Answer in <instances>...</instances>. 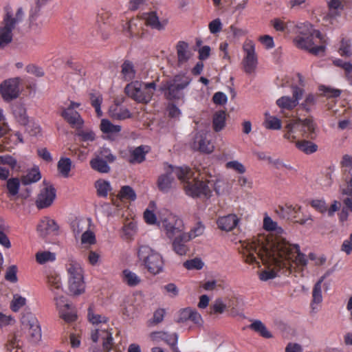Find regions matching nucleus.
I'll use <instances>...</instances> for the list:
<instances>
[{"mask_svg":"<svg viewBox=\"0 0 352 352\" xmlns=\"http://www.w3.org/2000/svg\"><path fill=\"white\" fill-rule=\"evenodd\" d=\"M136 71L133 64L129 60H125L121 66V76L126 81H130L135 78Z\"/></svg>","mask_w":352,"mask_h":352,"instance_id":"7c9ffc66","label":"nucleus"},{"mask_svg":"<svg viewBox=\"0 0 352 352\" xmlns=\"http://www.w3.org/2000/svg\"><path fill=\"white\" fill-rule=\"evenodd\" d=\"M239 220L236 214H230L219 218L217 225L222 230L230 231L236 226Z\"/></svg>","mask_w":352,"mask_h":352,"instance_id":"393cba45","label":"nucleus"},{"mask_svg":"<svg viewBox=\"0 0 352 352\" xmlns=\"http://www.w3.org/2000/svg\"><path fill=\"white\" fill-rule=\"evenodd\" d=\"M340 56L350 57L352 55L351 45L349 40L343 38L338 50Z\"/></svg>","mask_w":352,"mask_h":352,"instance_id":"6e6d98bb","label":"nucleus"},{"mask_svg":"<svg viewBox=\"0 0 352 352\" xmlns=\"http://www.w3.org/2000/svg\"><path fill=\"white\" fill-rule=\"evenodd\" d=\"M281 120L275 116H267L265 113V128L272 130H279L281 129Z\"/></svg>","mask_w":352,"mask_h":352,"instance_id":"603ef678","label":"nucleus"},{"mask_svg":"<svg viewBox=\"0 0 352 352\" xmlns=\"http://www.w3.org/2000/svg\"><path fill=\"white\" fill-rule=\"evenodd\" d=\"M178 63H186L192 57V54L189 49L188 44L184 41H179L176 46Z\"/></svg>","mask_w":352,"mask_h":352,"instance_id":"a878e982","label":"nucleus"},{"mask_svg":"<svg viewBox=\"0 0 352 352\" xmlns=\"http://www.w3.org/2000/svg\"><path fill=\"white\" fill-rule=\"evenodd\" d=\"M333 64L343 69L346 80L350 85H352V60L346 62L341 59H336L333 61Z\"/></svg>","mask_w":352,"mask_h":352,"instance_id":"c9c22d12","label":"nucleus"},{"mask_svg":"<svg viewBox=\"0 0 352 352\" xmlns=\"http://www.w3.org/2000/svg\"><path fill=\"white\" fill-rule=\"evenodd\" d=\"M190 176L186 178L182 184L184 189L188 196L192 197L209 198L212 195L210 187L208 185V181L198 179L195 173L190 168Z\"/></svg>","mask_w":352,"mask_h":352,"instance_id":"9b49d317","label":"nucleus"},{"mask_svg":"<svg viewBox=\"0 0 352 352\" xmlns=\"http://www.w3.org/2000/svg\"><path fill=\"white\" fill-rule=\"evenodd\" d=\"M61 116L73 128L78 130L82 128L84 121L77 111L72 109H64Z\"/></svg>","mask_w":352,"mask_h":352,"instance_id":"4be33fe9","label":"nucleus"},{"mask_svg":"<svg viewBox=\"0 0 352 352\" xmlns=\"http://www.w3.org/2000/svg\"><path fill=\"white\" fill-rule=\"evenodd\" d=\"M13 114L19 123L22 125H27L28 117L25 107L21 104L15 105L13 108Z\"/></svg>","mask_w":352,"mask_h":352,"instance_id":"4c0bfd02","label":"nucleus"},{"mask_svg":"<svg viewBox=\"0 0 352 352\" xmlns=\"http://www.w3.org/2000/svg\"><path fill=\"white\" fill-rule=\"evenodd\" d=\"M263 236H258L252 241H239L238 250L243 254L245 261L257 267H261V261H263V250L264 249Z\"/></svg>","mask_w":352,"mask_h":352,"instance_id":"423d86ee","label":"nucleus"},{"mask_svg":"<svg viewBox=\"0 0 352 352\" xmlns=\"http://www.w3.org/2000/svg\"><path fill=\"white\" fill-rule=\"evenodd\" d=\"M19 78H14L6 80L0 85V93L5 100H10L19 96Z\"/></svg>","mask_w":352,"mask_h":352,"instance_id":"dca6fc26","label":"nucleus"},{"mask_svg":"<svg viewBox=\"0 0 352 352\" xmlns=\"http://www.w3.org/2000/svg\"><path fill=\"white\" fill-rule=\"evenodd\" d=\"M55 197V189L50 185L45 184L37 196L36 205L39 209L47 208L52 205Z\"/></svg>","mask_w":352,"mask_h":352,"instance_id":"a211bd4d","label":"nucleus"},{"mask_svg":"<svg viewBox=\"0 0 352 352\" xmlns=\"http://www.w3.org/2000/svg\"><path fill=\"white\" fill-rule=\"evenodd\" d=\"M109 162L95 155V157L91 160L90 166L92 169L99 172L100 173H107L110 171V166H109Z\"/></svg>","mask_w":352,"mask_h":352,"instance_id":"2f4dec72","label":"nucleus"},{"mask_svg":"<svg viewBox=\"0 0 352 352\" xmlns=\"http://www.w3.org/2000/svg\"><path fill=\"white\" fill-rule=\"evenodd\" d=\"M155 89L156 84L155 82H142L135 81L128 84L125 87L127 96L134 100L142 103L150 102Z\"/></svg>","mask_w":352,"mask_h":352,"instance_id":"9d476101","label":"nucleus"},{"mask_svg":"<svg viewBox=\"0 0 352 352\" xmlns=\"http://www.w3.org/2000/svg\"><path fill=\"white\" fill-rule=\"evenodd\" d=\"M88 318L93 324L107 326L105 324L107 322L106 317L95 314L91 307L88 311Z\"/></svg>","mask_w":352,"mask_h":352,"instance_id":"864d4df0","label":"nucleus"},{"mask_svg":"<svg viewBox=\"0 0 352 352\" xmlns=\"http://www.w3.org/2000/svg\"><path fill=\"white\" fill-rule=\"evenodd\" d=\"M80 242L85 248H88L96 243V236L94 233L88 229L85 230L80 236Z\"/></svg>","mask_w":352,"mask_h":352,"instance_id":"de8ad7c7","label":"nucleus"},{"mask_svg":"<svg viewBox=\"0 0 352 352\" xmlns=\"http://www.w3.org/2000/svg\"><path fill=\"white\" fill-rule=\"evenodd\" d=\"M58 226L56 222L48 217L42 219L38 226L37 231L41 237H45L47 235L57 231Z\"/></svg>","mask_w":352,"mask_h":352,"instance_id":"5701e85b","label":"nucleus"},{"mask_svg":"<svg viewBox=\"0 0 352 352\" xmlns=\"http://www.w3.org/2000/svg\"><path fill=\"white\" fill-rule=\"evenodd\" d=\"M265 280L301 273L307 265L305 254L297 244L283 236V229L265 214Z\"/></svg>","mask_w":352,"mask_h":352,"instance_id":"f257e3e1","label":"nucleus"},{"mask_svg":"<svg viewBox=\"0 0 352 352\" xmlns=\"http://www.w3.org/2000/svg\"><path fill=\"white\" fill-rule=\"evenodd\" d=\"M156 210L155 203L151 201L147 208L144 212V219L147 224L149 225H157L159 222V216L155 213Z\"/></svg>","mask_w":352,"mask_h":352,"instance_id":"c85d7f7f","label":"nucleus"},{"mask_svg":"<svg viewBox=\"0 0 352 352\" xmlns=\"http://www.w3.org/2000/svg\"><path fill=\"white\" fill-rule=\"evenodd\" d=\"M207 133L204 131L197 133L192 143V148L195 150L203 153H210L213 151L214 146L207 138Z\"/></svg>","mask_w":352,"mask_h":352,"instance_id":"aec40b11","label":"nucleus"},{"mask_svg":"<svg viewBox=\"0 0 352 352\" xmlns=\"http://www.w3.org/2000/svg\"><path fill=\"white\" fill-rule=\"evenodd\" d=\"M118 196L120 200L134 201L136 199L135 191L129 186H122Z\"/></svg>","mask_w":352,"mask_h":352,"instance_id":"09e8293b","label":"nucleus"},{"mask_svg":"<svg viewBox=\"0 0 352 352\" xmlns=\"http://www.w3.org/2000/svg\"><path fill=\"white\" fill-rule=\"evenodd\" d=\"M296 46L301 50L308 51L313 55L324 54L327 41L323 34L318 30H307L300 32L294 38Z\"/></svg>","mask_w":352,"mask_h":352,"instance_id":"f03ea898","label":"nucleus"},{"mask_svg":"<svg viewBox=\"0 0 352 352\" xmlns=\"http://www.w3.org/2000/svg\"><path fill=\"white\" fill-rule=\"evenodd\" d=\"M174 175L182 184L186 178L191 175L190 168L187 166H168L166 168L165 173L162 174L157 179V187L162 192H168L174 186Z\"/></svg>","mask_w":352,"mask_h":352,"instance_id":"6e6552de","label":"nucleus"},{"mask_svg":"<svg viewBox=\"0 0 352 352\" xmlns=\"http://www.w3.org/2000/svg\"><path fill=\"white\" fill-rule=\"evenodd\" d=\"M324 280V277H321L319 280L314 285L312 291V309H314V304H319L322 300V283Z\"/></svg>","mask_w":352,"mask_h":352,"instance_id":"79ce46f5","label":"nucleus"},{"mask_svg":"<svg viewBox=\"0 0 352 352\" xmlns=\"http://www.w3.org/2000/svg\"><path fill=\"white\" fill-rule=\"evenodd\" d=\"M296 146L306 154H311L318 149V146L308 140L295 141Z\"/></svg>","mask_w":352,"mask_h":352,"instance_id":"37998d69","label":"nucleus"},{"mask_svg":"<svg viewBox=\"0 0 352 352\" xmlns=\"http://www.w3.org/2000/svg\"><path fill=\"white\" fill-rule=\"evenodd\" d=\"M243 51L244 54L242 60L243 69L246 74H254L258 65L254 43L250 40L245 41L243 45Z\"/></svg>","mask_w":352,"mask_h":352,"instance_id":"ddd939ff","label":"nucleus"},{"mask_svg":"<svg viewBox=\"0 0 352 352\" xmlns=\"http://www.w3.org/2000/svg\"><path fill=\"white\" fill-rule=\"evenodd\" d=\"M17 19H12L8 12L5 16L0 25V48H3L12 40V30L16 24Z\"/></svg>","mask_w":352,"mask_h":352,"instance_id":"4468645a","label":"nucleus"},{"mask_svg":"<svg viewBox=\"0 0 352 352\" xmlns=\"http://www.w3.org/2000/svg\"><path fill=\"white\" fill-rule=\"evenodd\" d=\"M191 82V78L186 75H177L172 79L164 82L160 90L168 100H179L184 98L182 90L187 87Z\"/></svg>","mask_w":352,"mask_h":352,"instance_id":"1a4fd4ad","label":"nucleus"},{"mask_svg":"<svg viewBox=\"0 0 352 352\" xmlns=\"http://www.w3.org/2000/svg\"><path fill=\"white\" fill-rule=\"evenodd\" d=\"M301 207L298 205L285 204L284 206H278L275 210L276 213L283 219H287L292 221H295L301 225L306 223L307 219H302L300 220H296V214L300 211Z\"/></svg>","mask_w":352,"mask_h":352,"instance_id":"6ab92c4d","label":"nucleus"},{"mask_svg":"<svg viewBox=\"0 0 352 352\" xmlns=\"http://www.w3.org/2000/svg\"><path fill=\"white\" fill-rule=\"evenodd\" d=\"M317 97L313 94H309L306 96L305 100L301 103L300 107L306 111H309L315 106Z\"/></svg>","mask_w":352,"mask_h":352,"instance_id":"bf43d9fd","label":"nucleus"},{"mask_svg":"<svg viewBox=\"0 0 352 352\" xmlns=\"http://www.w3.org/2000/svg\"><path fill=\"white\" fill-rule=\"evenodd\" d=\"M173 240V248L174 251L179 255H185L188 251V248L184 243L188 241V239L182 238L180 236L175 237Z\"/></svg>","mask_w":352,"mask_h":352,"instance_id":"ea45409f","label":"nucleus"},{"mask_svg":"<svg viewBox=\"0 0 352 352\" xmlns=\"http://www.w3.org/2000/svg\"><path fill=\"white\" fill-rule=\"evenodd\" d=\"M122 278L123 282L129 287H136L141 281V278L135 272L126 269L122 271Z\"/></svg>","mask_w":352,"mask_h":352,"instance_id":"c756f323","label":"nucleus"},{"mask_svg":"<svg viewBox=\"0 0 352 352\" xmlns=\"http://www.w3.org/2000/svg\"><path fill=\"white\" fill-rule=\"evenodd\" d=\"M96 188L98 195L101 197H106L111 190L110 183L102 179H99L96 182Z\"/></svg>","mask_w":352,"mask_h":352,"instance_id":"3c124183","label":"nucleus"},{"mask_svg":"<svg viewBox=\"0 0 352 352\" xmlns=\"http://www.w3.org/2000/svg\"><path fill=\"white\" fill-rule=\"evenodd\" d=\"M91 338L94 342L102 341L104 352H109L113 346L112 333L107 330V325L104 327L100 326L93 329L91 333Z\"/></svg>","mask_w":352,"mask_h":352,"instance_id":"2eb2a0df","label":"nucleus"},{"mask_svg":"<svg viewBox=\"0 0 352 352\" xmlns=\"http://www.w3.org/2000/svg\"><path fill=\"white\" fill-rule=\"evenodd\" d=\"M21 346L22 342L19 339V333H14L8 340L7 352H23Z\"/></svg>","mask_w":352,"mask_h":352,"instance_id":"e433bc0d","label":"nucleus"},{"mask_svg":"<svg viewBox=\"0 0 352 352\" xmlns=\"http://www.w3.org/2000/svg\"><path fill=\"white\" fill-rule=\"evenodd\" d=\"M89 226V220L85 219H75L72 223V228L75 238L76 239L85 230L88 229Z\"/></svg>","mask_w":352,"mask_h":352,"instance_id":"f704fd0d","label":"nucleus"},{"mask_svg":"<svg viewBox=\"0 0 352 352\" xmlns=\"http://www.w3.org/2000/svg\"><path fill=\"white\" fill-rule=\"evenodd\" d=\"M58 298L59 300L57 302L56 295H54V300L58 309L60 316L67 322L75 320L76 315L63 293L58 294Z\"/></svg>","mask_w":352,"mask_h":352,"instance_id":"f3484780","label":"nucleus"},{"mask_svg":"<svg viewBox=\"0 0 352 352\" xmlns=\"http://www.w3.org/2000/svg\"><path fill=\"white\" fill-rule=\"evenodd\" d=\"M109 114L111 118L116 120H124L131 117V113L127 109L118 104L110 107Z\"/></svg>","mask_w":352,"mask_h":352,"instance_id":"cd10ccee","label":"nucleus"},{"mask_svg":"<svg viewBox=\"0 0 352 352\" xmlns=\"http://www.w3.org/2000/svg\"><path fill=\"white\" fill-rule=\"evenodd\" d=\"M47 283L53 294L56 295V300L58 301V300H59L58 294L63 292L60 274L55 272H50L47 276Z\"/></svg>","mask_w":352,"mask_h":352,"instance_id":"412c9836","label":"nucleus"},{"mask_svg":"<svg viewBox=\"0 0 352 352\" xmlns=\"http://www.w3.org/2000/svg\"><path fill=\"white\" fill-rule=\"evenodd\" d=\"M67 280L83 279V270L81 265L75 260L71 259L66 264Z\"/></svg>","mask_w":352,"mask_h":352,"instance_id":"b1692460","label":"nucleus"},{"mask_svg":"<svg viewBox=\"0 0 352 352\" xmlns=\"http://www.w3.org/2000/svg\"><path fill=\"white\" fill-rule=\"evenodd\" d=\"M226 113L224 111H219L213 116V128L217 132L221 131L226 124Z\"/></svg>","mask_w":352,"mask_h":352,"instance_id":"a19ab883","label":"nucleus"},{"mask_svg":"<svg viewBox=\"0 0 352 352\" xmlns=\"http://www.w3.org/2000/svg\"><path fill=\"white\" fill-rule=\"evenodd\" d=\"M95 155L100 159L107 161L109 163L114 162L116 157L111 153L107 148H102L99 151L95 153Z\"/></svg>","mask_w":352,"mask_h":352,"instance_id":"052dcab7","label":"nucleus"},{"mask_svg":"<svg viewBox=\"0 0 352 352\" xmlns=\"http://www.w3.org/2000/svg\"><path fill=\"white\" fill-rule=\"evenodd\" d=\"M208 185L210 187V190L212 188L214 190L217 194L220 195L224 192L225 190V182L221 179L210 180L208 181Z\"/></svg>","mask_w":352,"mask_h":352,"instance_id":"e2e57ef3","label":"nucleus"},{"mask_svg":"<svg viewBox=\"0 0 352 352\" xmlns=\"http://www.w3.org/2000/svg\"><path fill=\"white\" fill-rule=\"evenodd\" d=\"M310 205L320 213H324L327 211V206L323 199H313L311 201Z\"/></svg>","mask_w":352,"mask_h":352,"instance_id":"338daca9","label":"nucleus"},{"mask_svg":"<svg viewBox=\"0 0 352 352\" xmlns=\"http://www.w3.org/2000/svg\"><path fill=\"white\" fill-rule=\"evenodd\" d=\"M250 322L251 324L243 327V329H250L264 337V324L259 320H251Z\"/></svg>","mask_w":352,"mask_h":352,"instance_id":"4d7b16f0","label":"nucleus"},{"mask_svg":"<svg viewBox=\"0 0 352 352\" xmlns=\"http://www.w3.org/2000/svg\"><path fill=\"white\" fill-rule=\"evenodd\" d=\"M276 104L281 109L283 113L285 111H292L297 105L296 100L289 96H282L276 100Z\"/></svg>","mask_w":352,"mask_h":352,"instance_id":"72a5a7b5","label":"nucleus"},{"mask_svg":"<svg viewBox=\"0 0 352 352\" xmlns=\"http://www.w3.org/2000/svg\"><path fill=\"white\" fill-rule=\"evenodd\" d=\"M20 182L17 178H12L7 182V188L9 193L12 196L17 195L19 192Z\"/></svg>","mask_w":352,"mask_h":352,"instance_id":"680f3d73","label":"nucleus"},{"mask_svg":"<svg viewBox=\"0 0 352 352\" xmlns=\"http://www.w3.org/2000/svg\"><path fill=\"white\" fill-rule=\"evenodd\" d=\"M36 260L39 264L53 262L56 260V254L49 251L38 252L36 254Z\"/></svg>","mask_w":352,"mask_h":352,"instance_id":"8fccbe9b","label":"nucleus"},{"mask_svg":"<svg viewBox=\"0 0 352 352\" xmlns=\"http://www.w3.org/2000/svg\"><path fill=\"white\" fill-rule=\"evenodd\" d=\"M146 147L140 146L135 148L132 151L131 155L129 159L131 163H140L144 161L145 158V154L148 150L145 151Z\"/></svg>","mask_w":352,"mask_h":352,"instance_id":"a18cd8bd","label":"nucleus"},{"mask_svg":"<svg viewBox=\"0 0 352 352\" xmlns=\"http://www.w3.org/2000/svg\"><path fill=\"white\" fill-rule=\"evenodd\" d=\"M184 265L188 270H201L204 266V263L201 259L196 258L186 261Z\"/></svg>","mask_w":352,"mask_h":352,"instance_id":"69168bd1","label":"nucleus"},{"mask_svg":"<svg viewBox=\"0 0 352 352\" xmlns=\"http://www.w3.org/2000/svg\"><path fill=\"white\" fill-rule=\"evenodd\" d=\"M100 129L104 133L113 135L118 133L121 131V126L113 124L107 119H102L100 123Z\"/></svg>","mask_w":352,"mask_h":352,"instance_id":"c03bdc74","label":"nucleus"},{"mask_svg":"<svg viewBox=\"0 0 352 352\" xmlns=\"http://www.w3.org/2000/svg\"><path fill=\"white\" fill-rule=\"evenodd\" d=\"M26 303V299L19 294H15L11 302L10 307L13 311H18Z\"/></svg>","mask_w":352,"mask_h":352,"instance_id":"13d9d810","label":"nucleus"},{"mask_svg":"<svg viewBox=\"0 0 352 352\" xmlns=\"http://www.w3.org/2000/svg\"><path fill=\"white\" fill-rule=\"evenodd\" d=\"M298 132L307 138H314L315 124L313 120L309 118L291 120L285 126L284 138L289 142H294L298 138Z\"/></svg>","mask_w":352,"mask_h":352,"instance_id":"0eeeda50","label":"nucleus"},{"mask_svg":"<svg viewBox=\"0 0 352 352\" xmlns=\"http://www.w3.org/2000/svg\"><path fill=\"white\" fill-rule=\"evenodd\" d=\"M41 177V176L39 170L37 168H34L22 177L21 183L23 185H28L38 182Z\"/></svg>","mask_w":352,"mask_h":352,"instance_id":"49530a36","label":"nucleus"},{"mask_svg":"<svg viewBox=\"0 0 352 352\" xmlns=\"http://www.w3.org/2000/svg\"><path fill=\"white\" fill-rule=\"evenodd\" d=\"M90 100L91 105L96 109L97 115L101 116L102 114L100 109V105L102 102V96L99 93H91L90 94Z\"/></svg>","mask_w":352,"mask_h":352,"instance_id":"5fc2aeb1","label":"nucleus"},{"mask_svg":"<svg viewBox=\"0 0 352 352\" xmlns=\"http://www.w3.org/2000/svg\"><path fill=\"white\" fill-rule=\"evenodd\" d=\"M166 311L164 309H157L153 314V318L149 321L151 324L156 325L162 322L164 320Z\"/></svg>","mask_w":352,"mask_h":352,"instance_id":"774afa93","label":"nucleus"},{"mask_svg":"<svg viewBox=\"0 0 352 352\" xmlns=\"http://www.w3.org/2000/svg\"><path fill=\"white\" fill-rule=\"evenodd\" d=\"M158 227L170 240L177 236L186 238L183 220L166 210H163L159 212Z\"/></svg>","mask_w":352,"mask_h":352,"instance_id":"20e7f679","label":"nucleus"},{"mask_svg":"<svg viewBox=\"0 0 352 352\" xmlns=\"http://www.w3.org/2000/svg\"><path fill=\"white\" fill-rule=\"evenodd\" d=\"M204 226L201 223H197L187 234L188 240L201 235L204 232Z\"/></svg>","mask_w":352,"mask_h":352,"instance_id":"0e129e2a","label":"nucleus"},{"mask_svg":"<svg viewBox=\"0 0 352 352\" xmlns=\"http://www.w3.org/2000/svg\"><path fill=\"white\" fill-rule=\"evenodd\" d=\"M21 322L28 339L32 342H38L41 338V329L36 316L30 312L25 313Z\"/></svg>","mask_w":352,"mask_h":352,"instance_id":"f8f14e48","label":"nucleus"},{"mask_svg":"<svg viewBox=\"0 0 352 352\" xmlns=\"http://www.w3.org/2000/svg\"><path fill=\"white\" fill-rule=\"evenodd\" d=\"M168 23L166 19H160L154 12L144 13L141 18L131 19L129 23H126V27L124 29L129 32L130 36H139L141 33L144 25L150 26L157 30H162L165 28Z\"/></svg>","mask_w":352,"mask_h":352,"instance_id":"39448f33","label":"nucleus"},{"mask_svg":"<svg viewBox=\"0 0 352 352\" xmlns=\"http://www.w3.org/2000/svg\"><path fill=\"white\" fill-rule=\"evenodd\" d=\"M69 292L72 295L77 296L85 292V283L83 279L67 280Z\"/></svg>","mask_w":352,"mask_h":352,"instance_id":"473e14b6","label":"nucleus"},{"mask_svg":"<svg viewBox=\"0 0 352 352\" xmlns=\"http://www.w3.org/2000/svg\"><path fill=\"white\" fill-rule=\"evenodd\" d=\"M138 262L152 275L164 271V260L162 255L147 245H140L137 251Z\"/></svg>","mask_w":352,"mask_h":352,"instance_id":"7ed1b4c3","label":"nucleus"},{"mask_svg":"<svg viewBox=\"0 0 352 352\" xmlns=\"http://www.w3.org/2000/svg\"><path fill=\"white\" fill-rule=\"evenodd\" d=\"M150 338L153 341L160 342L165 341L170 346H175L177 342V335L176 333L168 334L164 331L153 332L150 334Z\"/></svg>","mask_w":352,"mask_h":352,"instance_id":"bb28decb","label":"nucleus"},{"mask_svg":"<svg viewBox=\"0 0 352 352\" xmlns=\"http://www.w3.org/2000/svg\"><path fill=\"white\" fill-rule=\"evenodd\" d=\"M72 165V162L69 158L61 157L57 164L59 173L64 177H67L71 170Z\"/></svg>","mask_w":352,"mask_h":352,"instance_id":"58836bf2","label":"nucleus"}]
</instances>
